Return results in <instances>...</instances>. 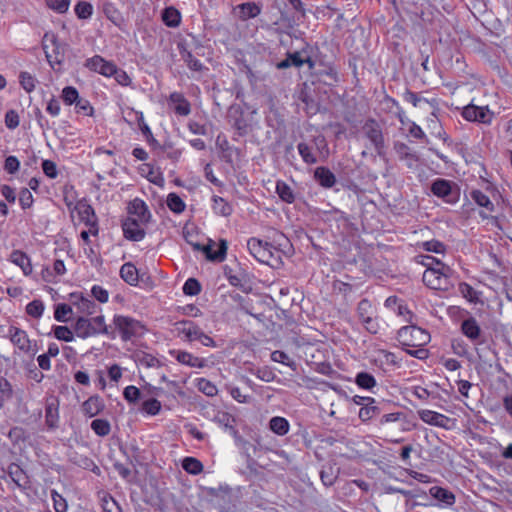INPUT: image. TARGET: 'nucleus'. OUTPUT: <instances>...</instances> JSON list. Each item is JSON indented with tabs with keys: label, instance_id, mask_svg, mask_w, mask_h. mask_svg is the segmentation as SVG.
Segmentation results:
<instances>
[{
	"label": "nucleus",
	"instance_id": "34",
	"mask_svg": "<svg viewBox=\"0 0 512 512\" xmlns=\"http://www.w3.org/2000/svg\"><path fill=\"white\" fill-rule=\"evenodd\" d=\"M214 421L220 426H223L224 428L228 429L233 435L237 434V430L234 425L235 418L228 412L218 411L214 417Z\"/></svg>",
	"mask_w": 512,
	"mask_h": 512
},
{
	"label": "nucleus",
	"instance_id": "33",
	"mask_svg": "<svg viewBox=\"0 0 512 512\" xmlns=\"http://www.w3.org/2000/svg\"><path fill=\"white\" fill-rule=\"evenodd\" d=\"M10 259L14 264L18 265L26 275L32 273L30 258L25 253L18 250L13 251L10 255Z\"/></svg>",
	"mask_w": 512,
	"mask_h": 512
},
{
	"label": "nucleus",
	"instance_id": "55",
	"mask_svg": "<svg viewBox=\"0 0 512 512\" xmlns=\"http://www.w3.org/2000/svg\"><path fill=\"white\" fill-rule=\"evenodd\" d=\"M357 315L360 320L373 315V307L368 299H362L357 306Z\"/></svg>",
	"mask_w": 512,
	"mask_h": 512
},
{
	"label": "nucleus",
	"instance_id": "53",
	"mask_svg": "<svg viewBox=\"0 0 512 512\" xmlns=\"http://www.w3.org/2000/svg\"><path fill=\"white\" fill-rule=\"evenodd\" d=\"M201 291V285L195 278H189L183 285V292L185 295L195 296Z\"/></svg>",
	"mask_w": 512,
	"mask_h": 512
},
{
	"label": "nucleus",
	"instance_id": "48",
	"mask_svg": "<svg viewBox=\"0 0 512 512\" xmlns=\"http://www.w3.org/2000/svg\"><path fill=\"white\" fill-rule=\"evenodd\" d=\"M61 98L66 105H73L80 98L79 92L73 86H66L62 90Z\"/></svg>",
	"mask_w": 512,
	"mask_h": 512
},
{
	"label": "nucleus",
	"instance_id": "23",
	"mask_svg": "<svg viewBox=\"0 0 512 512\" xmlns=\"http://www.w3.org/2000/svg\"><path fill=\"white\" fill-rule=\"evenodd\" d=\"M105 405L102 398L98 395L89 397L83 404L82 409L88 417H94L102 412Z\"/></svg>",
	"mask_w": 512,
	"mask_h": 512
},
{
	"label": "nucleus",
	"instance_id": "5",
	"mask_svg": "<svg viewBox=\"0 0 512 512\" xmlns=\"http://www.w3.org/2000/svg\"><path fill=\"white\" fill-rule=\"evenodd\" d=\"M451 268L442 265V268H430L423 273V283L434 290H448L450 286Z\"/></svg>",
	"mask_w": 512,
	"mask_h": 512
},
{
	"label": "nucleus",
	"instance_id": "24",
	"mask_svg": "<svg viewBox=\"0 0 512 512\" xmlns=\"http://www.w3.org/2000/svg\"><path fill=\"white\" fill-rule=\"evenodd\" d=\"M8 472L12 480L19 487H23L25 489L30 487L29 476L20 465L12 463L8 468Z\"/></svg>",
	"mask_w": 512,
	"mask_h": 512
},
{
	"label": "nucleus",
	"instance_id": "6",
	"mask_svg": "<svg viewBox=\"0 0 512 512\" xmlns=\"http://www.w3.org/2000/svg\"><path fill=\"white\" fill-rule=\"evenodd\" d=\"M431 192L449 204H455L460 197L457 184L450 180L438 178L431 184Z\"/></svg>",
	"mask_w": 512,
	"mask_h": 512
},
{
	"label": "nucleus",
	"instance_id": "30",
	"mask_svg": "<svg viewBox=\"0 0 512 512\" xmlns=\"http://www.w3.org/2000/svg\"><path fill=\"white\" fill-rule=\"evenodd\" d=\"M162 21L166 26L176 28L180 25L181 14L176 8L172 6L166 7L162 11Z\"/></svg>",
	"mask_w": 512,
	"mask_h": 512
},
{
	"label": "nucleus",
	"instance_id": "44",
	"mask_svg": "<svg viewBox=\"0 0 512 512\" xmlns=\"http://www.w3.org/2000/svg\"><path fill=\"white\" fill-rule=\"evenodd\" d=\"M381 413V409L374 405V403H365V406L362 407L360 410H359V418L365 422V421H368L370 420L371 418L379 415Z\"/></svg>",
	"mask_w": 512,
	"mask_h": 512
},
{
	"label": "nucleus",
	"instance_id": "2",
	"mask_svg": "<svg viewBox=\"0 0 512 512\" xmlns=\"http://www.w3.org/2000/svg\"><path fill=\"white\" fill-rule=\"evenodd\" d=\"M247 248L250 254L260 263L267 264L271 267L282 263L278 250L269 242L251 237L247 241Z\"/></svg>",
	"mask_w": 512,
	"mask_h": 512
},
{
	"label": "nucleus",
	"instance_id": "18",
	"mask_svg": "<svg viewBox=\"0 0 512 512\" xmlns=\"http://www.w3.org/2000/svg\"><path fill=\"white\" fill-rule=\"evenodd\" d=\"M58 406L59 402L56 397H50L46 400L45 423L49 429H55L58 426Z\"/></svg>",
	"mask_w": 512,
	"mask_h": 512
},
{
	"label": "nucleus",
	"instance_id": "35",
	"mask_svg": "<svg viewBox=\"0 0 512 512\" xmlns=\"http://www.w3.org/2000/svg\"><path fill=\"white\" fill-rule=\"evenodd\" d=\"M289 427V422L284 417L275 416L269 421L271 431L280 436L286 435L289 431Z\"/></svg>",
	"mask_w": 512,
	"mask_h": 512
},
{
	"label": "nucleus",
	"instance_id": "4",
	"mask_svg": "<svg viewBox=\"0 0 512 512\" xmlns=\"http://www.w3.org/2000/svg\"><path fill=\"white\" fill-rule=\"evenodd\" d=\"M42 48L53 69H60L65 54V46L58 42L57 36L53 33H45L42 38Z\"/></svg>",
	"mask_w": 512,
	"mask_h": 512
},
{
	"label": "nucleus",
	"instance_id": "7",
	"mask_svg": "<svg viewBox=\"0 0 512 512\" xmlns=\"http://www.w3.org/2000/svg\"><path fill=\"white\" fill-rule=\"evenodd\" d=\"M115 327L119 330L123 341H128L132 337L143 334L144 325L131 317L115 315L113 318Z\"/></svg>",
	"mask_w": 512,
	"mask_h": 512
},
{
	"label": "nucleus",
	"instance_id": "62",
	"mask_svg": "<svg viewBox=\"0 0 512 512\" xmlns=\"http://www.w3.org/2000/svg\"><path fill=\"white\" fill-rule=\"evenodd\" d=\"M77 304H78L79 310L82 313H85L87 315H91V314H93L95 312L96 304L92 300H90V299H87V298H85L83 296H80L79 302Z\"/></svg>",
	"mask_w": 512,
	"mask_h": 512
},
{
	"label": "nucleus",
	"instance_id": "50",
	"mask_svg": "<svg viewBox=\"0 0 512 512\" xmlns=\"http://www.w3.org/2000/svg\"><path fill=\"white\" fill-rule=\"evenodd\" d=\"M70 314H72V308L68 304L60 303L56 305L54 317L57 321L67 322Z\"/></svg>",
	"mask_w": 512,
	"mask_h": 512
},
{
	"label": "nucleus",
	"instance_id": "13",
	"mask_svg": "<svg viewBox=\"0 0 512 512\" xmlns=\"http://www.w3.org/2000/svg\"><path fill=\"white\" fill-rule=\"evenodd\" d=\"M85 66L103 76L110 77L115 73L116 65L112 62L106 61L99 55H95L92 58L87 59Z\"/></svg>",
	"mask_w": 512,
	"mask_h": 512
},
{
	"label": "nucleus",
	"instance_id": "39",
	"mask_svg": "<svg viewBox=\"0 0 512 512\" xmlns=\"http://www.w3.org/2000/svg\"><path fill=\"white\" fill-rule=\"evenodd\" d=\"M212 201V208L216 214L221 216H229L232 213V206L222 197L213 196Z\"/></svg>",
	"mask_w": 512,
	"mask_h": 512
},
{
	"label": "nucleus",
	"instance_id": "46",
	"mask_svg": "<svg viewBox=\"0 0 512 512\" xmlns=\"http://www.w3.org/2000/svg\"><path fill=\"white\" fill-rule=\"evenodd\" d=\"M93 6L86 1H79L75 6V14L79 19L85 20L92 16Z\"/></svg>",
	"mask_w": 512,
	"mask_h": 512
},
{
	"label": "nucleus",
	"instance_id": "31",
	"mask_svg": "<svg viewBox=\"0 0 512 512\" xmlns=\"http://www.w3.org/2000/svg\"><path fill=\"white\" fill-rule=\"evenodd\" d=\"M120 276L129 285L134 286L138 283V270L131 262L122 265Z\"/></svg>",
	"mask_w": 512,
	"mask_h": 512
},
{
	"label": "nucleus",
	"instance_id": "40",
	"mask_svg": "<svg viewBox=\"0 0 512 512\" xmlns=\"http://www.w3.org/2000/svg\"><path fill=\"white\" fill-rule=\"evenodd\" d=\"M338 478V471H335L332 465L324 466L320 471V479L326 487L332 486Z\"/></svg>",
	"mask_w": 512,
	"mask_h": 512
},
{
	"label": "nucleus",
	"instance_id": "12",
	"mask_svg": "<svg viewBox=\"0 0 512 512\" xmlns=\"http://www.w3.org/2000/svg\"><path fill=\"white\" fill-rule=\"evenodd\" d=\"M76 210L80 220L90 227V232L93 235H97V217L93 207L86 202L80 201L76 206Z\"/></svg>",
	"mask_w": 512,
	"mask_h": 512
},
{
	"label": "nucleus",
	"instance_id": "22",
	"mask_svg": "<svg viewBox=\"0 0 512 512\" xmlns=\"http://www.w3.org/2000/svg\"><path fill=\"white\" fill-rule=\"evenodd\" d=\"M314 179L323 188H332L336 183V177L331 170L325 166L317 167L314 171Z\"/></svg>",
	"mask_w": 512,
	"mask_h": 512
},
{
	"label": "nucleus",
	"instance_id": "43",
	"mask_svg": "<svg viewBox=\"0 0 512 512\" xmlns=\"http://www.w3.org/2000/svg\"><path fill=\"white\" fill-rule=\"evenodd\" d=\"M91 429L100 437L109 435L111 431L110 422L106 419H95L91 422Z\"/></svg>",
	"mask_w": 512,
	"mask_h": 512
},
{
	"label": "nucleus",
	"instance_id": "45",
	"mask_svg": "<svg viewBox=\"0 0 512 512\" xmlns=\"http://www.w3.org/2000/svg\"><path fill=\"white\" fill-rule=\"evenodd\" d=\"M471 198L481 207L486 208L488 211L494 210V204L490 201L489 197L480 190H473Z\"/></svg>",
	"mask_w": 512,
	"mask_h": 512
},
{
	"label": "nucleus",
	"instance_id": "42",
	"mask_svg": "<svg viewBox=\"0 0 512 512\" xmlns=\"http://www.w3.org/2000/svg\"><path fill=\"white\" fill-rule=\"evenodd\" d=\"M166 202L168 208L176 214L182 213L186 208L185 202L176 193L168 194Z\"/></svg>",
	"mask_w": 512,
	"mask_h": 512
},
{
	"label": "nucleus",
	"instance_id": "36",
	"mask_svg": "<svg viewBox=\"0 0 512 512\" xmlns=\"http://www.w3.org/2000/svg\"><path fill=\"white\" fill-rule=\"evenodd\" d=\"M276 193L279 198L286 203H293L295 200V195L292 188L284 181L278 180L276 182Z\"/></svg>",
	"mask_w": 512,
	"mask_h": 512
},
{
	"label": "nucleus",
	"instance_id": "3",
	"mask_svg": "<svg viewBox=\"0 0 512 512\" xmlns=\"http://www.w3.org/2000/svg\"><path fill=\"white\" fill-rule=\"evenodd\" d=\"M431 336L417 324L401 327L397 332V340L403 347H423L430 342Z\"/></svg>",
	"mask_w": 512,
	"mask_h": 512
},
{
	"label": "nucleus",
	"instance_id": "28",
	"mask_svg": "<svg viewBox=\"0 0 512 512\" xmlns=\"http://www.w3.org/2000/svg\"><path fill=\"white\" fill-rule=\"evenodd\" d=\"M176 359L179 363L190 366V367L203 368L206 366L205 359L196 357L186 351H177Z\"/></svg>",
	"mask_w": 512,
	"mask_h": 512
},
{
	"label": "nucleus",
	"instance_id": "9",
	"mask_svg": "<svg viewBox=\"0 0 512 512\" xmlns=\"http://www.w3.org/2000/svg\"><path fill=\"white\" fill-rule=\"evenodd\" d=\"M216 243L209 239L208 244L202 245L200 243H196L194 245L195 251H201L205 254L206 258L212 262H222L226 258L228 245L226 240H220L217 244V250H213V247Z\"/></svg>",
	"mask_w": 512,
	"mask_h": 512
},
{
	"label": "nucleus",
	"instance_id": "52",
	"mask_svg": "<svg viewBox=\"0 0 512 512\" xmlns=\"http://www.w3.org/2000/svg\"><path fill=\"white\" fill-rule=\"evenodd\" d=\"M76 113L83 114L86 116H92L94 108L90 104L89 100L85 98H79L74 104Z\"/></svg>",
	"mask_w": 512,
	"mask_h": 512
},
{
	"label": "nucleus",
	"instance_id": "41",
	"mask_svg": "<svg viewBox=\"0 0 512 512\" xmlns=\"http://www.w3.org/2000/svg\"><path fill=\"white\" fill-rule=\"evenodd\" d=\"M355 383L362 389L370 390L376 386L374 376L368 372H359L355 377Z\"/></svg>",
	"mask_w": 512,
	"mask_h": 512
},
{
	"label": "nucleus",
	"instance_id": "29",
	"mask_svg": "<svg viewBox=\"0 0 512 512\" xmlns=\"http://www.w3.org/2000/svg\"><path fill=\"white\" fill-rule=\"evenodd\" d=\"M74 331L79 338L86 339L90 336L95 335V331L92 328V322L85 318L79 317L74 325Z\"/></svg>",
	"mask_w": 512,
	"mask_h": 512
},
{
	"label": "nucleus",
	"instance_id": "17",
	"mask_svg": "<svg viewBox=\"0 0 512 512\" xmlns=\"http://www.w3.org/2000/svg\"><path fill=\"white\" fill-rule=\"evenodd\" d=\"M9 337L13 345L20 351L28 352L30 350V339L24 330L11 326L9 328Z\"/></svg>",
	"mask_w": 512,
	"mask_h": 512
},
{
	"label": "nucleus",
	"instance_id": "63",
	"mask_svg": "<svg viewBox=\"0 0 512 512\" xmlns=\"http://www.w3.org/2000/svg\"><path fill=\"white\" fill-rule=\"evenodd\" d=\"M51 497L53 500L55 512H66V510H67L66 500L60 494H58L55 490L51 491Z\"/></svg>",
	"mask_w": 512,
	"mask_h": 512
},
{
	"label": "nucleus",
	"instance_id": "25",
	"mask_svg": "<svg viewBox=\"0 0 512 512\" xmlns=\"http://www.w3.org/2000/svg\"><path fill=\"white\" fill-rule=\"evenodd\" d=\"M430 495L445 506H452L455 503V495L448 489L433 486L429 490Z\"/></svg>",
	"mask_w": 512,
	"mask_h": 512
},
{
	"label": "nucleus",
	"instance_id": "26",
	"mask_svg": "<svg viewBox=\"0 0 512 512\" xmlns=\"http://www.w3.org/2000/svg\"><path fill=\"white\" fill-rule=\"evenodd\" d=\"M178 50L181 58L187 64L189 69L200 72L205 68L204 65L198 59H196L190 51L186 49L183 43H178Z\"/></svg>",
	"mask_w": 512,
	"mask_h": 512
},
{
	"label": "nucleus",
	"instance_id": "16",
	"mask_svg": "<svg viewBox=\"0 0 512 512\" xmlns=\"http://www.w3.org/2000/svg\"><path fill=\"white\" fill-rule=\"evenodd\" d=\"M418 415L423 422L440 428L447 429L450 422L449 417L428 409L419 410Z\"/></svg>",
	"mask_w": 512,
	"mask_h": 512
},
{
	"label": "nucleus",
	"instance_id": "49",
	"mask_svg": "<svg viewBox=\"0 0 512 512\" xmlns=\"http://www.w3.org/2000/svg\"><path fill=\"white\" fill-rule=\"evenodd\" d=\"M142 411L148 415H157L161 410V403L156 398H150L142 403Z\"/></svg>",
	"mask_w": 512,
	"mask_h": 512
},
{
	"label": "nucleus",
	"instance_id": "64",
	"mask_svg": "<svg viewBox=\"0 0 512 512\" xmlns=\"http://www.w3.org/2000/svg\"><path fill=\"white\" fill-rule=\"evenodd\" d=\"M398 315L402 316L404 320L409 324H415L417 317L416 315L407 307V305L399 304L398 305Z\"/></svg>",
	"mask_w": 512,
	"mask_h": 512
},
{
	"label": "nucleus",
	"instance_id": "37",
	"mask_svg": "<svg viewBox=\"0 0 512 512\" xmlns=\"http://www.w3.org/2000/svg\"><path fill=\"white\" fill-rule=\"evenodd\" d=\"M136 119H137L139 129L141 130L143 136L146 138V141L152 146L159 145L158 141L154 138V136L151 132V129L146 124L142 112H136Z\"/></svg>",
	"mask_w": 512,
	"mask_h": 512
},
{
	"label": "nucleus",
	"instance_id": "8",
	"mask_svg": "<svg viewBox=\"0 0 512 512\" xmlns=\"http://www.w3.org/2000/svg\"><path fill=\"white\" fill-rule=\"evenodd\" d=\"M362 132L381 156L385 149V139L380 124L374 118H368L362 126Z\"/></svg>",
	"mask_w": 512,
	"mask_h": 512
},
{
	"label": "nucleus",
	"instance_id": "14",
	"mask_svg": "<svg viewBox=\"0 0 512 512\" xmlns=\"http://www.w3.org/2000/svg\"><path fill=\"white\" fill-rule=\"evenodd\" d=\"M315 75L319 77H326L327 79H324L323 82L327 85H333L339 80L337 70L333 63L326 62L321 55L319 56Z\"/></svg>",
	"mask_w": 512,
	"mask_h": 512
},
{
	"label": "nucleus",
	"instance_id": "11",
	"mask_svg": "<svg viewBox=\"0 0 512 512\" xmlns=\"http://www.w3.org/2000/svg\"><path fill=\"white\" fill-rule=\"evenodd\" d=\"M460 330L462 334L467 337L474 344H482L484 343V339L482 338L483 332L478 323V321L469 316L461 322Z\"/></svg>",
	"mask_w": 512,
	"mask_h": 512
},
{
	"label": "nucleus",
	"instance_id": "19",
	"mask_svg": "<svg viewBox=\"0 0 512 512\" xmlns=\"http://www.w3.org/2000/svg\"><path fill=\"white\" fill-rule=\"evenodd\" d=\"M176 325L178 334L184 335L186 340L190 342L198 340L203 331L198 325L189 320L180 321Z\"/></svg>",
	"mask_w": 512,
	"mask_h": 512
},
{
	"label": "nucleus",
	"instance_id": "1",
	"mask_svg": "<svg viewBox=\"0 0 512 512\" xmlns=\"http://www.w3.org/2000/svg\"><path fill=\"white\" fill-rule=\"evenodd\" d=\"M297 150L303 162L307 165L324 162L329 156L328 144L323 135L314 136L309 142H299Z\"/></svg>",
	"mask_w": 512,
	"mask_h": 512
},
{
	"label": "nucleus",
	"instance_id": "38",
	"mask_svg": "<svg viewBox=\"0 0 512 512\" xmlns=\"http://www.w3.org/2000/svg\"><path fill=\"white\" fill-rule=\"evenodd\" d=\"M182 468L189 474L198 475L203 471V464L194 457H185L182 460Z\"/></svg>",
	"mask_w": 512,
	"mask_h": 512
},
{
	"label": "nucleus",
	"instance_id": "27",
	"mask_svg": "<svg viewBox=\"0 0 512 512\" xmlns=\"http://www.w3.org/2000/svg\"><path fill=\"white\" fill-rule=\"evenodd\" d=\"M223 270L224 276L230 285L244 290V282L246 281V273L244 271L239 269V272L235 273L228 265L224 266Z\"/></svg>",
	"mask_w": 512,
	"mask_h": 512
},
{
	"label": "nucleus",
	"instance_id": "61",
	"mask_svg": "<svg viewBox=\"0 0 512 512\" xmlns=\"http://www.w3.org/2000/svg\"><path fill=\"white\" fill-rule=\"evenodd\" d=\"M92 322L93 331L96 334H108V327L105 324L104 316H96L92 319H89Z\"/></svg>",
	"mask_w": 512,
	"mask_h": 512
},
{
	"label": "nucleus",
	"instance_id": "60",
	"mask_svg": "<svg viewBox=\"0 0 512 512\" xmlns=\"http://www.w3.org/2000/svg\"><path fill=\"white\" fill-rule=\"evenodd\" d=\"M54 335L58 340L71 342L74 339L72 331L67 326H56Z\"/></svg>",
	"mask_w": 512,
	"mask_h": 512
},
{
	"label": "nucleus",
	"instance_id": "47",
	"mask_svg": "<svg viewBox=\"0 0 512 512\" xmlns=\"http://www.w3.org/2000/svg\"><path fill=\"white\" fill-rule=\"evenodd\" d=\"M394 150L398 154L400 159H411V160H418V157L411 152L410 147L403 143V142H395L394 143Z\"/></svg>",
	"mask_w": 512,
	"mask_h": 512
},
{
	"label": "nucleus",
	"instance_id": "15",
	"mask_svg": "<svg viewBox=\"0 0 512 512\" xmlns=\"http://www.w3.org/2000/svg\"><path fill=\"white\" fill-rule=\"evenodd\" d=\"M127 210L130 215L129 217H134L142 223H148L150 221L151 214L148 207L145 202L139 198L132 200L129 203Z\"/></svg>",
	"mask_w": 512,
	"mask_h": 512
},
{
	"label": "nucleus",
	"instance_id": "10",
	"mask_svg": "<svg viewBox=\"0 0 512 512\" xmlns=\"http://www.w3.org/2000/svg\"><path fill=\"white\" fill-rule=\"evenodd\" d=\"M147 223H142L138 221L134 217H127L122 222V230L124 237L131 241H141L145 237V230L143 225Z\"/></svg>",
	"mask_w": 512,
	"mask_h": 512
},
{
	"label": "nucleus",
	"instance_id": "59",
	"mask_svg": "<svg viewBox=\"0 0 512 512\" xmlns=\"http://www.w3.org/2000/svg\"><path fill=\"white\" fill-rule=\"evenodd\" d=\"M422 247L425 251L434 252L437 254H443L446 250L444 243L438 240H430L422 243Z\"/></svg>",
	"mask_w": 512,
	"mask_h": 512
},
{
	"label": "nucleus",
	"instance_id": "21",
	"mask_svg": "<svg viewBox=\"0 0 512 512\" xmlns=\"http://www.w3.org/2000/svg\"><path fill=\"white\" fill-rule=\"evenodd\" d=\"M169 102L173 104L174 112L180 116H187L191 112L189 101L180 92H173L169 96Z\"/></svg>",
	"mask_w": 512,
	"mask_h": 512
},
{
	"label": "nucleus",
	"instance_id": "56",
	"mask_svg": "<svg viewBox=\"0 0 512 512\" xmlns=\"http://www.w3.org/2000/svg\"><path fill=\"white\" fill-rule=\"evenodd\" d=\"M124 399L129 403H136L141 398V391L136 386H127L123 391Z\"/></svg>",
	"mask_w": 512,
	"mask_h": 512
},
{
	"label": "nucleus",
	"instance_id": "20",
	"mask_svg": "<svg viewBox=\"0 0 512 512\" xmlns=\"http://www.w3.org/2000/svg\"><path fill=\"white\" fill-rule=\"evenodd\" d=\"M234 11L240 20L246 21L257 17L261 13V7L255 2H246L237 5Z\"/></svg>",
	"mask_w": 512,
	"mask_h": 512
},
{
	"label": "nucleus",
	"instance_id": "54",
	"mask_svg": "<svg viewBox=\"0 0 512 512\" xmlns=\"http://www.w3.org/2000/svg\"><path fill=\"white\" fill-rule=\"evenodd\" d=\"M232 127L237 131L239 136H245L249 132V125L242 115L232 119Z\"/></svg>",
	"mask_w": 512,
	"mask_h": 512
},
{
	"label": "nucleus",
	"instance_id": "51",
	"mask_svg": "<svg viewBox=\"0 0 512 512\" xmlns=\"http://www.w3.org/2000/svg\"><path fill=\"white\" fill-rule=\"evenodd\" d=\"M197 388L199 391H201L202 393L209 397L215 396L218 392L217 387L211 381L205 378H201L198 380Z\"/></svg>",
	"mask_w": 512,
	"mask_h": 512
},
{
	"label": "nucleus",
	"instance_id": "58",
	"mask_svg": "<svg viewBox=\"0 0 512 512\" xmlns=\"http://www.w3.org/2000/svg\"><path fill=\"white\" fill-rule=\"evenodd\" d=\"M45 3L48 8L62 14L68 10L70 0H45Z\"/></svg>",
	"mask_w": 512,
	"mask_h": 512
},
{
	"label": "nucleus",
	"instance_id": "57",
	"mask_svg": "<svg viewBox=\"0 0 512 512\" xmlns=\"http://www.w3.org/2000/svg\"><path fill=\"white\" fill-rule=\"evenodd\" d=\"M459 291L464 298L470 302H476L478 300L477 291L469 284L462 282L459 284Z\"/></svg>",
	"mask_w": 512,
	"mask_h": 512
},
{
	"label": "nucleus",
	"instance_id": "32",
	"mask_svg": "<svg viewBox=\"0 0 512 512\" xmlns=\"http://www.w3.org/2000/svg\"><path fill=\"white\" fill-rule=\"evenodd\" d=\"M133 358L138 365L146 368L159 367L161 365L160 361L155 356L144 351H136Z\"/></svg>",
	"mask_w": 512,
	"mask_h": 512
}]
</instances>
